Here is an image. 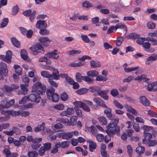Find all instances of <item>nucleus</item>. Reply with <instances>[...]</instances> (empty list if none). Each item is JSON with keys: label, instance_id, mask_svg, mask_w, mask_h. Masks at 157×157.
<instances>
[{"label": "nucleus", "instance_id": "obj_16", "mask_svg": "<svg viewBox=\"0 0 157 157\" xmlns=\"http://www.w3.org/2000/svg\"><path fill=\"white\" fill-rule=\"evenodd\" d=\"M140 102L145 106H147L150 105V102L144 96H141L140 97Z\"/></svg>", "mask_w": 157, "mask_h": 157}, {"label": "nucleus", "instance_id": "obj_31", "mask_svg": "<svg viewBox=\"0 0 157 157\" xmlns=\"http://www.w3.org/2000/svg\"><path fill=\"white\" fill-rule=\"evenodd\" d=\"M140 37V35L137 34L136 33H130L126 37L127 38H131L133 39H137Z\"/></svg>", "mask_w": 157, "mask_h": 157}, {"label": "nucleus", "instance_id": "obj_53", "mask_svg": "<svg viewBox=\"0 0 157 157\" xmlns=\"http://www.w3.org/2000/svg\"><path fill=\"white\" fill-rule=\"evenodd\" d=\"M75 110L77 115L79 117H82V110L80 108H74Z\"/></svg>", "mask_w": 157, "mask_h": 157}, {"label": "nucleus", "instance_id": "obj_46", "mask_svg": "<svg viewBox=\"0 0 157 157\" xmlns=\"http://www.w3.org/2000/svg\"><path fill=\"white\" fill-rule=\"evenodd\" d=\"M12 53L10 51H7L6 54V57L8 61V63H10L11 62V59L12 58Z\"/></svg>", "mask_w": 157, "mask_h": 157}, {"label": "nucleus", "instance_id": "obj_44", "mask_svg": "<svg viewBox=\"0 0 157 157\" xmlns=\"http://www.w3.org/2000/svg\"><path fill=\"white\" fill-rule=\"evenodd\" d=\"M107 79L106 77H104L101 75H98L96 76L95 80L97 81H105Z\"/></svg>", "mask_w": 157, "mask_h": 157}, {"label": "nucleus", "instance_id": "obj_62", "mask_svg": "<svg viewBox=\"0 0 157 157\" xmlns=\"http://www.w3.org/2000/svg\"><path fill=\"white\" fill-rule=\"evenodd\" d=\"M46 151L45 149L43 147L41 146L39 149L38 153L40 156H43L45 154V152Z\"/></svg>", "mask_w": 157, "mask_h": 157}, {"label": "nucleus", "instance_id": "obj_18", "mask_svg": "<svg viewBox=\"0 0 157 157\" xmlns=\"http://www.w3.org/2000/svg\"><path fill=\"white\" fill-rule=\"evenodd\" d=\"M87 142L90 144L89 147V150L91 152H93V150L95 149L97 145L96 143L90 140H87Z\"/></svg>", "mask_w": 157, "mask_h": 157}, {"label": "nucleus", "instance_id": "obj_2", "mask_svg": "<svg viewBox=\"0 0 157 157\" xmlns=\"http://www.w3.org/2000/svg\"><path fill=\"white\" fill-rule=\"evenodd\" d=\"M55 89L51 87L48 89L46 90V95L48 98L54 102H57L59 99L58 95L55 93Z\"/></svg>", "mask_w": 157, "mask_h": 157}, {"label": "nucleus", "instance_id": "obj_35", "mask_svg": "<svg viewBox=\"0 0 157 157\" xmlns=\"http://www.w3.org/2000/svg\"><path fill=\"white\" fill-rule=\"evenodd\" d=\"M28 85V84H24L21 85V87L22 90V94H26L28 91V89L26 87Z\"/></svg>", "mask_w": 157, "mask_h": 157}, {"label": "nucleus", "instance_id": "obj_15", "mask_svg": "<svg viewBox=\"0 0 157 157\" xmlns=\"http://www.w3.org/2000/svg\"><path fill=\"white\" fill-rule=\"evenodd\" d=\"M73 135V132H68L65 133H61L60 134V137L63 139L67 140L72 137Z\"/></svg>", "mask_w": 157, "mask_h": 157}, {"label": "nucleus", "instance_id": "obj_26", "mask_svg": "<svg viewBox=\"0 0 157 157\" xmlns=\"http://www.w3.org/2000/svg\"><path fill=\"white\" fill-rule=\"evenodd\" d=\"M83 101L84 102L90 106L93 109H98V105H93L92 101L86 100H83Z\"/></svg>", "mask_w": 157, "mask_h": 157}, {"label": "nucleus", "instance_id": "obj_50", "mask_svg": "<svg viewBox=\"0 0 157 157\" xmlns=\"http://www.w3.org/2000/svg\"><path fill=\"white\" fill-rule=\"evenodd\" d=\"M141 128L144 131V132L149 131L153 129V128L151 126L147 125H144L141 127Z\"/></svg>", "mask_w": 157, "mask_h": 157}, {"label": "nucleus", "instance_id": "obj_23", "mask_svg": "<svg viewBox=\"0 0 157 157\" xmlns=\"http://www.w3.org/2000/svg\"><path fill=\"white\" fill-rule=\"evenodd\" d=\"M124 106L126 108V110L128 112H130L134 114H136L137 113V112L131 106L127 105H125Z\"/></svg>", "mask_w": 157, "mask_h": 157}, {"label": "nucleus", "instance_id": "obj_4", "mask_svg": "<svg viewBox=\"0 0 157 157\" xmlns=\"http://www.w3.org/2000/svg\"><path fill=\"white\" fill-rule=\"evenodd\" d=\"M29 49L33 55H36L41 52L40 51H43L44 48L40 44H37L33 45Z\"/></svg>", "mask_w": 157, "mask_h": 157}, {"label": "nucleus", "instance_id": "obj_32", "mask_svg": "<svg viewBox=\"0 0 157 157\" xmlns=\"http://www.w3.org/2000/svg\"><path fill=\"white\" fill-rule=\"evenodd\" d=\"M146 26L149 29H153L156 26V24L152 21H148L147 23Z\"/></svg>", "mask_w": 157, "mask_h": 157}, {"label": "nucleus", "instance_id": "obj_7", "mask_svg": "<svg viewBox=\"0 0 157 157\" xmlns=\"http://www.w3.org/2000/svg\"><path fill=\"white\" fill-rule=\"evenodd\" d=\"M14 103V100L13 99L9 101H3V104L0 105V110L4 108L7 109L13 105Z\"/></svg>", "mask_w": 157, "mask_h": 157}, {"label": "nucleus", "instance_id": "obj_27", "mask_svg": "<svg viewBox=\"0 0 157 157\" xmlns=\"http://www.w3.org/2000/svg\"><path fill=\"white\" fill-rule=\"evenodd\" d=\"M11 42L13 45L15 47L19 48L20 46L19 42L14 37H12L11 39Z\"/></svg>", "mask_w": 157, "mask_h": 157}, {"label": "nucleus", "instance_id": "obj_34", "mask_svg": "<svg viewBox=\"0 0 157 157\" xmlns=\"http://www.w3.org/2000/svg\"><path fill=\"white\" fill-rule=\"evenodd\" d=\"M39 41L41 43H49L51 41L47 37H40L39 39Z\"/></svg>", "mask_w": 157, "mask_h": 157}, {"label": "nucleus", "instance_id": "obj_49", "mask_svg": "<svg viewBox=\"0 0 157 157\" xmlns=\"http://www.w3.org/2000/svg\"><path fill=\"white\" fill-rule=\"evenodd\" d=\"M41 75L43 77L48 78H50L51 75L49 74V73L47 71H43L41 72Z\"/></svg>", "mask_w": 157, "mask_h": 157}, {"label": "nucleus", "instance_id": "obj_41", "mask_svg": "<svg viewBox=\"0 0 157 157\" xmlns=\"http://www.w3.org/2000/svg\"><path fill=\"white\" fill-rule=\"evenodd\" d=\"M116 29H123V30L125 31H127L126 27L125 26L122 24H117L116 25Z\"/></svg>", "mask_w": 157, "mask_h": 157}, {"label": "nucleus", "instance_id": "obj_29", "mask_svg": "<svg viewBox=\"0 0 157 157\" xmlns=\"http://www.w3.org/2000/svg\"><path fill=\"white\" fill-rule=\"evenodd\" d=\"M14 68L15 70V73L19 75L21 74V68L18 65H15L14 66Z\"/></svg>", "mask_w": 157, "mask_h": 157}, {"label": "nucleus", "instance_id": "obj_24", "mask_svg": "<svg viewBox=\"0 0 157 157\" xmlns=\"http://www.w3.org/2000/svg\"><path fill=\"white\" fill-rule=\"evenodd\" d=\"M45 124L44 123H43L39 124L37 127H36L34 129V131L36 132L40 131L43 130Z\"/></svg>", "mask_w": 157, "mask_h": 157}, {"label": "nucleus", "instance_id": "obj_14", "mask_svg": "<svg viewBox=\"0 0 157 157\" xmlns=\"http://www.w3.org/2000/svg\"><path fill=\"white\" fill-rule=\"evenodd\" d=\"M77 118L75 116H73L70 118V120H68L67 123L68 126H74L77 124Z\"/></svg>", "mask_w": 157, "mask_h": 157}, {"label": "nucleus", "instance_id": "obj_45", "mask_svg": "<svg viewBox=\"0 0 157 157\" xmlns=\"http://www.w3.org/2000/svg\"><path fill=\"white\" fill-rule=\"evenodd\" d=\"M110 94L113 97H116L119 94L118 91L117 89H112L110 92Z\"/></svg>", "mask_w": 157, "mask_h": 157}, {"label": "nucleus", "instance_id": "obj_33", "mask_svg": "<svg viewBox=\"0 0 157 157\" xmlns=\"http://www.w3.org/2000/svg\"><path fill=\"white\" fill-rule=\"evenodd\" d=\"M139 68V67L137 66L135 67H132L131 68H124V71L127 73L130 72L132 71L137 70Z\"/></svg>", "mask_w": 157, "mask_h": 157}, {"label": "nucleus", "instance_id": "obj_10", "mask_svg": "<svg viewBox=\"0 0 157 157\" xmlns=\"http://www.w3.org/2000/svg\"><path fill=\"white\" fill-rule=\"evenodd\" d=\"M47 24L45 21L39 20L38 21L36 24V27L37 29H46L47 27Z\"/></svg>", "mask_w": 157, "mask_h": 157}, {"label": "nucleus", "instance_id": "obj_8", "mask_svg": "<svg viewBox=\"0 0 157 157\" xmlns=\"http://www.w3.org/2000/svg\"><path fill=\"white\" fill-rule=\"evenodd\" d=\"M109 91V90H102L98 89L97 90V92L98 95L105 100H107L109 99V97L107 94Z\"/></svg>", "mask_w": 157, "mask_h": 157}, {"label": "nucleus", "instance_id": "obj_61", "mask_svg": "<svg viewBox=\"0 0 157 157\" xmlns=\"http://www.w3.org/2000/svg\"><path fill=\"white\" fill-rule=\"evenodd\" d=\"M10 126V124L4 123L0 125V131H2L3 129H6Z\"/></svg>", "mask_w": 157, "mask_h": 157}, {"label": "nucleus", "instance_id": "obj_21", "mask_svg": "<svg viewBox=\"0 0 157 157\" xmlns=\"http://www.w3.org/2000/svg\"><path fill=\"white\" fill-rule=\"evenodd\" d=\"M90 66L91 67L95 68L100 67L101 65L100 63L97 61L91 60L90 62Z\"/></svg>", "mask_w": 157, "mask_h": 157}, {"label": "nucleus", "instance_id": "obj_1", "mask_svg": "<svg viewBox=\"0 0 157 157\" xmlns=\"http://www.w3.org/2000/svg\"><path fill=\"white\" fill-rule=\"evenodd\" d=\"M118 122V118L114 119L111 121L106 127V132L112 137H113L115 134L118 136L120 135V128L119 126H117Z\"/></svg>", "mask_w": 157, "mask_h": 157}, {"label": "nucleus", "instance_id": "obj_64", "mask_svg": "<svg viewBox=\"0 0 157 157\" xmlns=\"http://www.w3.org/2000/svg\"><path fill=\"white\" fill-rule=\"evenodd\" d=\"M70 143L68 141H65L61 143V147L63 148L68 147Z\"/></svg>", "mask_w": 157, "mask_h": 157}, {"label": "nucleus", "instance_id": "obj_5", "mask_svg": "<svg viewBox=\"0 0 157 157\" xmlns=\"http://www.w3.org/2000/svg\"><path fill=\"white\" fill-rule=\"evenodd\" d=\"M8 73V70L6 64L3 62L0 63V80L3 78V76H6Z\"/></svg>", "mask_w": 157, "mask_h": 157}, {"label": "nucleus", "instance_id": "obj_9", "mask_svg": "<svg viewBox=\"0 0 157 157\" xmlns=\"http://www.w3.org/2000/svg\"><path fill=\"white\" fill-rule=\"evenodd\" d=\"M75 111L72 108L68 107L66 110L61 112L60 115L62 116L69 117L74 113Z\"/></svg>", "mask_w": 157, "mask_h": 157}, {"label": "nucleus", "instance_id": "obj_36", "mask_svg": "<svg viewBox=\"0 0 157 157\" xmlns=\"http://www.w3.org/2000/svg\"><path fill=\"white\" fill-rule=\"evenodd\" d=\"M82 77L83 80L86 82L90 83H93L94 79L90 78L89 76H83Z\"/></svg>", "mask_w": 157, "mask_h": 157}, {"label": "nucleus", "instance_id": "obj_63", "mask_svg": "<svg viewBox=\"0 0 157 157\" xmlns=\"http://www.w3.org/2000/svg\"><path fill=\"white\" fill-rule=\"evenodd\" d=\"M145 40V37H139L138 38V40H136V42L137 44L140 45H142L143 42Z\"/></svg>", "mask_w": 157, "mask_h": 157}, {"label": "nucleus", "instance_id": "obj_42", "mask_svg": "<svg viewBox=\"0 0 157 157\" xmlns=\"http://www.w3.org/2000/svg\"><path fill=\"white\" fill-rule=\"evenodd\" d=\"M142 45L144 48L148 50L146 51L147 52H150L149 49L150 48L151 44L149 43L148 42H144Z\"/></svg>", "mask_w": 157, "mask_h": 157}, {"label": "nucleus", "instance_id": "obj_52", "mask_svg": "<svg viewBox=\"0 0 157 157\" xmlns=\"http://www.w3.org/2000/svg\"><path fill=\"white\" fill-rule=\"evenodd\" d=\"M8 19L7 18H4L2 21V22L1 24V27H5L8 24Z\"/></svg>", "mask_w": 157, "mask_h": 157}, {"label": "nucleus", "instance_id": "obj_47", "mask_svg": "<svg viewBox=\"0 0 157 157\" xmlns=\"http://www.w3.org/2000/svg\"><path fill=\"white\" fill-rule=\"evenodd\" d=\"M83 76H82L81 74L78 72L75 75V78L76 81L78 82H81L82 81V80H83L82 77Z\"/></svg>", "mask_w": 157, "mask_h": 157}, {"label": "nucleus", "instance_id": "obj_38", "mask_svg": "<svg viewBox=\"0 0 157 157\" xmlns=\"http://www.w3.org/2000/svg\"><path fill=\"white\" fill-rule=\"evenodd\" d=\"M146 143L147 145L149 147H153L155 146L157 144V142L155 140H150Z\"/></svg>", "mask_w": 157, "mask_h": 157}, {"label": "nucleus", "instance_id": "obj_3", "mask_svg": "<svg viewBox=\"0 0 157 157\" xmlns=\"http://www.w3.org/2000/svg\"><path fill=\"white\" fill-rule=\"evenodd\" d=\"M38 92H34L33 94H29L27 96L28 100L32 102H35L36 103H38L40 101V97L39 96Z\"/></svg>", "mask_w": 157, "mask_h": 157}, {"label": "nucleus", "instance_id": "obj_25", "mask_svg": "<svg viewBox=\"0 0 157 157\" xmlns=\"http://www.w3.org/2000/svg\"><path fill=\"white\" fill-rule=\"evenodd\" d=\"M21 56L22 58L24 60H28V57L26 51L25 49H22L20 52Z\"/></svg>", "mask_w": 157, "mask_h": 157}, {"label": "nucleus", "instance_id": "obj_58", "mask_svg": "<svg viewBox=\"0 0 157 157\" xmlns=\"http://www.w3.org/2000/svg\"><path fill=\"white\" fill-rule=\"evenodd\" d=\"M81 37L82 40L85 43H88L90 42V40L86 35H82Z\"/></svg>", "mask_w": 157, "mask_h": 157}, {"label": "nucleus", "instance_id": "obj_28", "mask_svg": "<svg viewBox=\"0 0 157 157\" xmlns=\"http://www.w3.org/2000/svg\"><path fill=\"white\" fill-rule=\"evenodd\" d=\"M88 91V89L86 88H82L77 90V93L79 95H83L86 94Z\"/></svg>", "mask_w": 157, "mask_h": 157}, {"label": "nucleus", "instance_id": "obj_59", "mask_svg": "<svg viewBox=\"0 0 157 157\" xmlns=\"http://www.w3.org/2000/svg\"><path fill=\"white\" fill-rule=\"evenodd\" d=\"M39 33L43 35H48L49 33V31L46 29H43L40 30Z\"/></svg>", "mask_w": 157, "mask_h": 157}, {"label": "nucleus", "instance_id": "obj_56", "mask_svg": "<svg viewBox=\"0 0 157 157\" xmlns=\"http://www.w3.org/2000/svg\"><path fill=\"white\" fill-rule=\"evenodd\" d=\"M50 75H51L50 78H52L53 79L57 80H59V74H57L56 73H53L52 74H50Z\"/></svg>", "mask_w": 157, "mask_h": 157}, {"label": "nucleus", "instance_id": "obj_19", "mask_svg": "<svg viewBox=\"0 0 157 157\" xmlns=\"http://www.w3.org/2000/svg\"><path fill=\"white\" fill-rule=\"evenodd\" d=\"M98 120L102 125H106L107 124V121L105 117L100 116L98 118Z\"/></svg>", "mask_w": 157, "mask_h": 157}, {"label": "nucleus", "instance_id": "obj_57", "mask_svg": "<svg viewBox=\"0 0 157 157\" xmlns=\"http://www.w3.org/2000/svg\"><path fill=\"white\" fill-rule=\"evenodd\" d=\"M60 98L62 101H66L68 98V96L65 92H63L61 95Z\"/></svg>", "mask_w": 157, "mask_h": 157}, {"label": "nucleus", "instance_id": "obj_55", "mask_svg": "<svg viewBox=\"0 0 157 157\" xmlns=\"http://www.w3.org/2000/svg\"><path fill=\"white\" fill-rule=\"evenodd\" d=\"M28 155L29 157H35L37 156L38 154L36 151H31L28 153Z\"/></svg>", "mask_w": 157, "mask_h": 157}, {"label": "nucleus", "instance_id": "obj_43", "mask_svg": "<svg viewBox=\"0 0 157 157\" xmlns=\"http://www.w3.org/2000/svg\"><path fill=\"white\" fill-rule=\"evenodd\" d=\"M97 140L100 142H102L104 140V136L102 134H97L96 136Z\"/></svg>", "mask_w": 157, "mask_h": 157}, {"label": "nucleus", "instance_id": "obj_51", "mask_svg": "<svg viewBox=\"0 0 157 157\" xmlns=\"http://www.w3.org/2000/svg\"><path fill=\"white\" fill-rule=\"evenodd\" d=\"M48 82L51 85L55 87H57L58 86V83H57L50 78H48Z\"/></svg>", "mask_w": 157, "mask_h": 157}, {"label": "nucleus", "instance_id": "obj_22", "mask_svg": "<svg viewBox=\"0 0 157 157\" xmlns=\"http://www.w3.org/2000/svg\"><path fill=\"white\" fill-rule=\"evenodd\" d=\"M82 6L86 8H90L93 7L92 5L88 1L86 0L82 3Z\"/></svg>", "mask_w": 157, "mask_h": 157}, {"label": "nucleus", "instance_id": "obj_54", "mask_svg": "<svg viewBox=\"0 0 157 157\" xmlns=\"http://www.w3.org/2000/svg\"><path fill=\"white\" fill-rule=\"evenodd\" d=\"M147 58L150 61H155L157 59V55L156 54H153Z\"/></svg>", "mask_w": 157, "mask_h": 157}, {"label": "nucleus", "instance_id": "obj_17", "mask_svg": "<svg viewBox=\"0 0 157 157\" xmlns=\"http://www.w3.org/2000/svg\"><path fill=\"white\" fill-rule=\"evenodd\" d=\"M144 139L142 140V142L143 144H145L147 143V141H148L151 140L152 137V135L151 134L149 133H144Z\"/></svg>", "mask_w": 157, "mask_h": 157}, {"label": "nucleus", "instance_id": "obj_12", "mask_svg": "<svg viewBox=\"0 0 157 157\" xmlns=\"http://www.w3.org/2000/svg\"><path fill=\"white\" fill-rule=\"evenodd\" d=\"M57 50H55L53 52H49L45 54V56L48 58H52V59H57L59 56L58 53H56V52Z\"/></svg>", "mask_w": 157, "mask_h": 157}, {"label": "nucleus", "instance_id": "obj_30", "mask_svg": "<svg viewBox=\"0 0 157 157\" xmlns=\"http://www.w3.org/2000/svg\"><path fill=\"white\" fill-rule=\"evenodd\" d=\"M136 150L137 153L140 155L144 152L145 148L144 147L139 146L136 148Z\"/></svg>", "mask_w": 157, "mask_h": 157}, {"label": "nucleus", "instance_id": "obj_13", "mask_svg": "<svg viewBox=\"0 0 157 157\" xmlns=\"http://www.w3.org/2000/svg\"><path fill=\"white\" fill-rule=\"evenodd\" d=\"M107 108L104 111V114L109 120H111V121H112V120H114V119H113V116L111 113V109L107 107Z\"/></svg>", "mask_w": 157, "mask_h": 157}, {"label": "nucleus", "instance_id": "obj_11", "mask_svg": "<svg viewBox=\"0 0 157 157\" xmlns=\"http://www.w3.org/2000/svg\"><path fill=\"white\" fill-rule=\"evenodd\" d=\"M93 100L97 104L102 107L107 108V106L101 99L98 98H94Z\"/></svg>", "mask_w": 157, "mask_h": 157}, {"label": "nucleus", "instance_id": "obj_37", "mask_svg": "<svg viewBox=\"0 0 157 157\" xmlns=\"http://www.w3.org/2000/svg\"><path fill=\"white\" fill-rule=\"evenodd\" d=\"M84 103L81 101H76L73 103V104L75 106L74 108H79V107L82 108Z\"/></svg>", "mask_w": 157, "mask_h": 157}, {"label": "nucleus", "instance_id": "obj_39", "mask_svg": "<svg viewBox=\"0 0 157 157\" xmlns=\"http://www.w3.org/2000/svg\"><path fill=\"white\" fill-rule=\"evenodd\" d=\"M51 143L50 142H48L44 144L43 146H42V147H43L44 148L46 151H48L51 149Z\"/></svg>", "mask_w": 157, "mask_h": 157}, {"label": "nucleus", "instance_id": "obj_40", "mask_svg": "<svg viewBox=\"0 0 157 157\" xmlns=\"http://www.w3.org/2000/svg\"><path fill=\"white\" fill-rule=\"evenodd\" d=\"M124 40V38L122 36L118 37L117 38L116 41V45L117 46H120Z\"/></svg>", "mask_w": 157, "mask_h": 157}, {"label": "nucleus", "instance_id": "obj_6", "mask_svg": "<svg viewBox=\"0 0 157 157\" xmlns=\"http://www.w3.org/2000/svg\"><path fill=\"white\" fill-rule=\"evenodd\" d=\"M32 87L33 89H36V92H38L39 94H42L46 89L45 86H42L41 83L39 82L35 83Z\"/></svg>", "mask_w": 157, "mask_h": 157}, {"label": "nucleus", "instance_id": "obj_48", "mask_svg": "<svg viewBox=\"0 0 157 157\" xmlns=\"http://www.w3.org/2000/svg\"><path fill=\"white\" fill-rule=\"evenodd\" d=\"M30 114V112L28 111L20 110L19 115L22 117H26L29 116Z\"/></svg>", "mask_w": 157, "mask_h": 157}, {"label": "nucleus", "instance_id": "obj_20", "mask_svg": "<svg viewBox=\"0 0 157 157\" xmlns=\"http://www.w3.org/2000/svg\"><path fill=\"white\" fill-rule=\"evenodd\" d=\"M86 74L89 77H95L98 75L99 73L95 70H90L87 72Z\"/></svg>", "mask_w": 157, "mask_h": 157}, {"label": "nucleus", "instance_id": "obj_60", "mask_svg": "<svg viewBox=\"0 0 157 157\" xmlns=\"http://www.w3.org/2000/svg\"><path fill=\"white\" fill-rule=\"evenodd\" d=\"M19 8L17 6L13 7L12 10V14L13 15H15L18 12Z\"/></svg>", "mask_w": 157, "mask_h": 157}]
</instances>
